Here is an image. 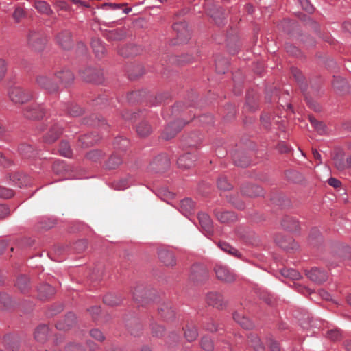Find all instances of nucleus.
I'll use <instances>...</instances> for the list:
<instances>
[{"instance_id": "62", "label": "nucleus", "mask_w": 351, "mask_h": 351, "mask_svg": "<svg viewBox=\"0 0 351 351\" xmlns=\"http://www.w3.org/2000/svg\"><path fill=\"white\" fill-rule=\"evenodd\" d=\"M327 338L332 341H337L341 338V332L337 329L328 330L327 332Z\"/></svg>"}, {"instance_id": "61", "label": "nucleus", "mask_w": 351, "mask_h": 351, "mask_svg": "<svg viewBox=\"0 0 351 351\" xmlns=\"http://www.w3.org/2000/svg\"><path fill=\"white\" fill-rule=\"evenodd\" d=\"M228 69V62L225 60H218L216 62V71L219 73H225Z\"/></svg>"}, {"instance_id": "57", "label": "nucleus", "mask_w": 351, "mask_h": 351, "mask_svg": "<svg viewBox=\"0 0 351 351\" xmlns=\"http://www.w3.org/2000/svg\"><path fill=\"white\" fill-rule=\"evenodd\" d=\"M87 247V241L86 240H80L74 243L73 248L78 252H84Z\"/></svg>"}, {"instance_id": "43", "label": "nucleus", "mask_w": 351, "mask_h": 351, "mask_svg": "<svg viewBox=\"0 0 351 351\" xmlns=\"http://www.w3.org/2000/svg\"><path fill=\"white\" fill-rule=\"evenodd\" d=\"M281 274L288 278L292 280H298L300 278V274L293 269L283 268L280 271Z\"/></svg>"}, {"instance_id": "48", "label": "nucleus", "mask_w": 351, "mask_h": 351, "mask_svg": "<svg viewBox=\"0 0 351 351\" xmlns=\"http://www.w3.org/2000/svg\"><path fill=\"white\" fill-rule=\"evenodd\" d=\"M59 152L62 156L70 157L71 156V149L70 145L66 141H62L59 147Z\"/></svg>"}, {"instance_id": "44", "label": "nucleus", "mask_w": 351, "mask_h": 351, "mask_svg": "<svg viewBox=\"0 0 351 351\" xmlns=\"http://www.w3.org/2000/svg\"><path fill=\"white\" fill-rule=\"evenodd\" d=\"M219 247L224 252L233 255L236 257H240V253L239 252L228 243L226 242H221L219 243Z\"/></svg>"}, {"instance_id": "7", "label": "nucleus", "mask_w": 351, "mask_h": 351, "mask_svg": "<svg viewBox=\"0 0 351 351\" xmlns=\"http://www.w3.org/2000/svg\"><path fill=\"white\" fill-rule=\"evenodd\" d=\"M187 123H189V121L183 122L182 120H177L169 123L162 133V138L165 140L173 138Z\"/></svg>"}, {"instance_id": "49", "label": "nucleus", "mask_w": 351, "mask_h": 351, "mask_svg": "<svg viewBox=\"0 0 351 351\" xmlns=\"http://www.w3.org/2000/svg\"><path fill=\"white\" fill-rule=\"evenodd\" d=\"M201 346L205 351H212L213 350V343L208 337H204L201 340Z\"/></svg>"}, {"instance_id": "55", "label": "nucleus", "mask_w": 351, "mask_h": 351, "mask_svg": "<svg viewBox=\"0 0 351 351\" xmlns=\"http://www.w3.org/2000/svg\"><path fill=\"white\" fill-rule=\"evenodd\" d=\"M346 82L344 79L336 77L334 79L332 86L339 90H343L346 86Z\"/></svg>"}, {"instance_id": "60", "label": "nucleus", "mask_w": 351, "mask_h": 351, "mask_svg": "<svg viewBox=\"0 0 351 351\" xmlns=\"http://www.w3.org/2000/svg\"><path fill=\"white\" fill-rule=\"evenodd\" d=\"M25 16V11L20 7H16L13 12L12 17L16 21L19 22L20 20Z\"/></svg>"}, {"instance_id": "17", "label": "nucleus", "mask_w": 351, "mask_h": 351, "mask_svg": "<svg viewBox=\"0 0 351 351\" xmlns=\"http://www.w3.org/2000/svg\"><path fill=\"white\" fill-rule=\"evenodd\" d=\"M158 311L160 317L166 321L173 319L175 316V312L172 309L171 304L169 302L162 303L158 307Z\"/></svg>"}, {"instance_id": "19", "label": "nucleus", "mask_w": 351, "mask_h": 351, "mask_svg": "<svg viewBox=\"0 0 351 351\" xmlns=\"http://www.w3.org/2000/svg\"><path fill=\"white\" fill-rule=\"evenodd\" d=\"M197 160L195 154L186 153L181 156L178 160V165L180 168L188 169L193 166Z\"/></svg>"}, {"instance_id": "24", "label": "nucleus", "mask_w": 351, "mask_h": 351, "mask_svg": "<svg viewBox=\"0 0 351 351\" xmlns=\"http://www.w3.org/2000/svg\"><path fill=\"white\" fill-rule=\"evenodd\" d=\"M56 76L64 86H69L74 81V75L69 69H63L56 73Z\"/></svg>"}, {"instance_id": "29", "label": "nucleus", "mask_w": 351, "mask_h": 351, "mask_svg": "<svg viewBox=\"0 0 351 351\" xmlns=\"http://www.w3.org/2000/svg\"><path fill=\"white\" fill-rule=\"evenodd\" d=\"M91 47L94 53L98 58H102L106 53V48L101 40L99 38L92 39Z\"/></svg>"}, {"instance_id": "42", "label": "nucleus", "mask_w": 351, "mask_h": 351, "mask_svg": "<svg viewBox=\"0 0 351 351\" xmlns=\"http://www.w3.org/2000/svg\"><path fill=\"white\" fill-rule=\"evenodd\" d=\"M122 162L121 157L117 154H113L106 162V168L114 169L118 167Z\"/></svg>"}, {"instance_id": "8", "label": "nucleus", "mask_w": 351, "mask_h": 351, "mask_svg": "<svg viewBox=\"0 0 351 351\" xmlns=\"http://www.w3.org/2000/svg\"><path fill=\"white\" fill-rule=\"evenodd\" d=\"M169 159L167 154H162L156 157L149 165L152 171L159 173L165 171L169 167Z\"/></svg>"}, {"instance_id": "41", "label": "nucleus", "mask_w": 351, "mask_h": 351, "mask_svg": "<svg viewBox=\"0 0 351 351\" xmlns=\"http://www.w3.org/2000/svg\"><path fill=\"white\" fill-rule=\"evenodd\" d=\"M103 301L104 304L110 306H114L119 304L121 299L116 295L108 293L104 297Z\"/></svg>"}, {"instance_id": "12", "label": "nucleus", "mask_w": 351, "mask_h": 351, "mask_svg": "<svg viewBox=\"0 0 351 351\" xmlns=\"http://www.w3.org/2000/svg\"><path fill=\"white\" fill-rule=\"evenodd\" d=\"M44 113L43 108L38 104H32L27 106L23 111L24 116L29 119L42 118Z\"/></svg>"}, {"instance_id": "59", "label": "nucleus", "mask_w": 351, "mask_h": 351, "mask_svg": "<svg viewBox=\"0 0 351 351\" xmlns=\"http://www.w3.org/2000/svg\"><path fill=\"white\" fill-rule=\"evenodd\" d=\"M14 195L12 190L0 186V198L8 199Z\"/></svg>"}, {"instance_id": "5", "label": "nucleus", "mask_w": 351, "mask_h": 351, "mask_svg": "<svg viewBox=\"0 0 351 351\" xmlns=\"http://www.w3.org/2000/svg\"><path fill=\"white\" fill-rule=\"evenodd\" d=\"M36 84L48 93H56L58 90V84L51 79L49 74H40L36 78Z\"/></svg>"}, {"instance_id": "18", "label": "nucleus", "mask_w": 351, "mask_h": 351, "mask_svg": "<svg viewBox=\"0 0 351 351\" xmlns=\"http://www.w3.org/2000/svg\"><path fill=\"white\" fill-rule=\"evenodd\" d=\"M58 45L65 50L70 49L73 46L71 34L69 31H64L60 33L56 37Z\"/></svg>"}, {"instance_id": "23", "label": "nucleus", "mask_w": 351, "mask_h": 351, "mask_svg": "<svg viewBox=\"0 0 351 351\" xmlns=\"http://www.w3.org/2000/svg\"><path fill=\"white\" fill-rule=\"evenodd\" d=\"M55 289L49 284L40 285L38 288V297L40 300H46L53 295Z\"/></svg>"}, {"instance_id": "33", "label": "nucleus", "mask_w": 351, "mask_h": 351, "mask_svg": "<svg viewBox=\"0 0 351 351\" xmlns=\"http://www.w3.org/2000/svg\"><path fill=\"white\" fill-rule=\"evenodd\" d=\"M101 8L106 10L121 11L122 13L127 14L131 11V8H125V4H117L112 3H103Z\"/></svg>"}, {"instance_id": "30", "label": "nucleus", "mask_w": 351, "mask_h": 351, "mask_svg": "<svg viewBox=\"0 0 351 351\" xmlns=\"http://www.w3.org/2000/svg\"><path fill=\"white\" fill-rule=\"evenodd\" d=\"M142 49L140 47L134 45H130L125 47H122L119 50V54L124 57L130 56H136L140 53Z\"/></svg>"}, {"instance_id": "58", "label": "nucleus", "mask_w": 351, "mask_h": 351, "mask_svg": "<svg viewBox=\"0 0 351 351\" xmlns=\"http://www.w3.org/2000/svg\"><path fill=\"white\" fill-rule=\"evenodd\" d=\"M165 332V328L162 326L158 324L152 325V333L154 336L161 337Z\"/></svg>"}, {"instance_id": "25", "label": "nucleus", "mask_w": 351, "mask_h": 351, "mask_svg": "<svg viewBox=\"0 0 351 351\" xmlns=\"http://www.w3.org/2000/svg\"><path fill=\"white\" fill-rule=\"evenodd\" d=\"M10 180L14 185L19 187L26 186L29 183V178L19 172L12 173L10 176Z\"/></svg>"}, {"instance_id": "22", "label": "nucleus", "mask_w": 351, "mask_h": 351, "mask_svg": "<svg viewBox=\"0 0 351 351\" xmlns=\"http://www.w3.org/2000/svg\"><path fill=\"white\" fill-rule=\"evenodd\" d=\"M76 322V317L73 313H69L62 321H60L56 324L57 329L65 330L73 326Z\"/></svg>"}, {"instance_id": "40", "label": "nucleus", "mask_w": 351, "mask_h": 351, "mask_svg": "<svg viewBox=\"0 0 351 351\" xmlns=\"http://www.w3.org/2000/svg\"><path fill=\"white\" fill-rule=\"evenodd\" d=\"M309 121L314 129L319 134H324L327 132V128L324 123L322 121L316 120L314 117L309 116Z\"/></svg>"}, {"instance_id": "38", "label": "nucleus", "mask_w": 351, "mask_h": 351, "mask_svg": "<svg viewBox=\"0 0 351 351\" xmlns=\"http://www.w3.org/2000/svg\"><path fill=\"white\" fill-rule=\"evenodd\" d=\"M147 294V291L145 290L143 286L138 285L132 290V295L134 300L137 302H140V301H143L144 295Z\"/></svg>"}, {"instance_id": "53", "label": "nucleus", "mask_w": 351, "mask_h": 351, "mask_svg": "<svg viewBox=\"0 0 351 351\" xmlns=\"http://www.w3.org/2000/svg\"><path fill=\"white\" fill-rule=\"evenodd\" d=\"M0 305L5 308H8L12 306V300L8 294L0 293Z\"/></svg>"}, {"instance_id": "54", "label": "nucleus", "mask_w": 351, "mask_h": 351, "mask_svg": "<svg viewBox=\"0 0 351 351\" xmlns=\"http://www.w3.org/2000/svg\"><path fill=\"white\" fill-rule=\"evenodd\" d=\"M112 187L116 190H124L128 187V180L125 178L114 181L112 183Z\"/></svg>"}, {"instance_id": "1", "label": "nucleus", "mask_w": 351, "mask_h": 351, "mask_svg": "<svg viewBox=\"0 0 351 351\" xmlns=\"http://www.w3.org/2000/svg\"><path fill=\"white\" fill-rule=\"evenodd\" d=\"M10 101L16 104H22L33 98L32 92L20 86L10 87L8 91Z\"/></svg>"}, {"instance_id": "27", "label": "nucleus", "mask_w": 351, "mask_h": 351, "mask_svg": "<svg viewBox=\"0 0 351 351\" xmlns=\"http://www.w3.org/2000/svg\"><path fill=\"white\" fill-rule=\"evenodd\" d=\"M194 210L195 203L191 199L186 198L181 201L180 210L183 215L188 216L192 214L194 212Z\"/></svg>"}, {"instance_id": "51", "label": "nucleus", "mask_w": 351, "mask_h": 351, "mask_svg": "<svg viewBox=\"0 0 351 351\" xmlns=\"http://www.w3.org/2000/svg\"><path fill=\"white\" fill-rule=\"evenodd\" d=\"M217 186L220 190L228 191L232 189V186L228 183L226 178L220 177L217 180Z\"/></svg>"}, {"instance_id": "20", "label": "nucleus", "mask_w": 351, "mask_h": 351, "mask_svg": "<svg viewBox=\"0 0 351 351\" xmlns=\"http://www.w3.org/2000/svg\"><path fill=\"white\" fill-rule=\"evenodd\" d=\"M207 303L217 308H223L225 305L223 297L221 294L217 292H210L206 296Z\"/></svg>"}, {"instance_id": "63", "label": "nucleus", "mask_w": 351, "mask_h": 351, "mask_svg": "<svg viewBox=\"0 0 351 351\" xmlns=\"http://www.w3.org/2000/svg\"><path fill=\"white\" fill-rule=\"evenodd\" d=\"M80 141L82 142V145L84 147L92 145L97 141V140L92 139L90 135L82 136Z\"/></svg>"}, {"instance_id": "64", "label": "nucleus", "mask_w": 351, "mask_h": 351, "mask_svg": "<svg viewBox=\"0 0 351 351\" xmlns=\"http://www.w3.org/2000/svg\"><path fill=\"white\" fill-rule=\"evenodd\" d=\"M66 351H86V350L80 343H71L66 346Z\"/></svg>"}, {"instance_id": "56", "label": "nucleus", "mask_w": 351, "mask_h": 351, "mask_svg": "<svg viewBox=\"0 0 351 351\" xmlns=\"http://www.w3.org/2000/svg\"><path fill=\"white\" fill-rule=\"evenodd\" d=\"M83 112L82 109L77 105L73 104L68 109V113L73 117H78Z\"/></svg>"}, {"instance_id": "47", "label": "nucleus", "mask_w": 351, "mask_h": 351, "mask_svg": "<svg viewBox=\"0 0 351 351\" xmlns=\"http://www.w3.org/2000/svg\"><path fill=\"white\" fill-rule=\"evenodd\" d=\"M124 37V33L122 30L115 29L110 31L106 34V38L112 40H121Z\"/></svg>"}, {"instance_id": "35", "label": "nucleus", "mask_w": 351, "mask_h": 351, "mask_svg": "<svg viewBox=\"0 0 351 351\" xmlns=\"http://www.w3.org/2000/svg\"><path fill=\"white\" fill-rule=\"evenodd\" d=\"M34 7L41 14L50 15L53 13L50 5L45 1H35L34 2Z\"/></svg>"}, {"instance_id": "26", "label": "nucleus", "mask_w": 351, "mask_h": 351, "mask_svg": "<svg viewBox=\"0 0 351 351\" xmlns=\"http://www.w3.org/2000/svg\"><path fill=\"white\" fill-rule=\"evenodd\" d=\"M215 216L217 220L221 223H230L237 220V215L233 212L230 211H215Z\"/></svg>"}, {"instance_id": "28", "label": "nucleus", "mask_w": 351, "mask_h": 351, "mask_svg": "<svg viewBox=\"0 0 351 351\" xmlns=\"http://www.w3.org/2000/svg\"><path fill=\"white\" fill-rule=\"evenodd\" d=\"M49 335V328L45 324L39 325L35 330L34 339L39 342H44Z\"/></svg>"}, {"instance_id": "4", "label": "nucleus", "mask_w": 351, "mask_h": 351, "mask_svg": "<svg viewBox=\"0 0 351 351\" xmlns=\"http://www.w3.org/2000/svg\"><path fill=\"white\" fill-rule=\"evenodd\" d=\"M214 271L217 278L221 282L231 283L236 280L235 274L226 265L216 264Z\"/></svg>"}, {"instance_id": "9", "label": "nucleus", "mask_w": 351, "mask_h": 351, "mask_svg": "<svg viewBox=\"0 0 351 351\" xmlns=\"http://www.w3.org/2000/svg\"><path fill=\"white\" fill-rule=\"evenodd\" d=\"M274 241L279 247L287 251L296 250L298 248V244L291 237L282 234H276Z\"/></svg>"}, {"instance_id": "2", "label": "nucleus", "mask_w": 351, "mask_h": 351, "mask_svg": "<svg viewBox=\"0 0 351 351\" xmlns=\"http://www.w3.org/2000/svg\"><path fill=\"white\" fill-rule=\"evenodd\" d=\"M208 279V271L202 265L195 264L191 267L189 280L194 284H201Z\"/></svg>"}, {"instance_id": "6", "label": "nucleus", "mask_w": 351, "mask_h": 351, "mask_svg": "<svg viewBox=\"0 0 351 351\" xmlns=\"http://www.w3.org/2000/svg\"><path fill=\"white\" fill-rule=\"evenodd\" d=\"M28 45L35 51H41L44 49L46 39L43 34L40 32L30 31L28 37Z\"/></svg>"}, {"instance_id": "14", "label": "nucleus", "mask_w": 351, "mask_h": 351, "mask_svg": "<svg viewBox=\"0 0 351 351\" xmlns=\"http://www.w3.org/2000/svg\"><path fill=\"white\" fill-rule=\"evenodd\" d=\"M62 131L63 127L58 123H50L49 130L44 137L45 141L48 143L54 142L62 133Z\"/></svg>"}, {"instance_id": "13", "label": "nucleus", "mask_w": 351, "mask_h": 351, "mask_svg": "<svg viewBox=\"0 0 351 351\" xmlns=\"http://www.w3.org/2000/svg\"><path fill=\"white\" fill-rule=\"evenodd\" d=\"M62 131L63 127L58 123H50L49 130L44 137L45 141L48 143L54 142L62 133Z\"/></svg>"}, {"instance_id": "21", "label": "nucleus", "mask_w": 351, "mask_h": 351, "mask_svg": "<svg viewBox=\"0 0 351 351\" xmlns=\"http://www.w3.org/2000/svg\"><path fill=\"white\" fill-rule=\"evenodd\" d=\"M202 229L207 234L213 232V222L209 215L204 213H199L197 215Z\"/></svg>"}, {"instance_id": "11", "label": "nucleus", "mask_w": 351, "mask_h": 351, "mask_svg": "<svg viewBox=\"0 0 351 351\" xmlns=\"http://www.w3.org/2000/svg\"><path fill=\"white\" fill-rule=\"evenodd\" d=\"M173 29L176 33L178 39L180 43L189 40L190 32L188 29L187 23L185 21H180L173 25Z\"/></svg>"}, {"instance_id": "36", "label": "nucleus", "mask_w": 351, "mask_h": 351, "mask_svg": "<svg viewBox=\"0 0 351 351\" xmlns=\"http://www.w3.org/2000/svg\"><path fill=\"white\" fill-rule=\"evenodd\" d=\"M19 153L25 158H31L36 155V152L29 144L22 143L19 147Z\"/></svg>"}, {"instance_id": "16", "label": "nucleus", "mask_w": 351, "mask_h": 351, "mask_svg": "<svg viewBox=\"0 0 351 351\" xmlns=\"http://www.w3.org/2000/svg\"><path fill=\"white\" fill-rule=\"evenodd\" d=\"M306 275L311 280L317 283L324 282L328 278L327 273L317 267L312 268L306 273Z\"/></svg>"}, {"instance_id": "10", "label": "nucleus", "mask_w": 351, "mask_h": 351, "mask_svg": "<svg viewBox=\"0 0 351 351\" xmlns=\"http://www.w3.org/2000/svg\"><path fill=\"white\" fill-rule=\"evenodd\" d=\"M160 261L165 266L173 267L176 265V258L173 252L166 248H160L158 251Z\"/></svg>"}, {"instance_id": "39", "label": "nucleus", "mask_w": 351, "mask_h": 351, "mask_svg": "<svg viewBox=\"0 0 351 351\" xmlns=\"http://www.w3.org/2000/svg\"><path fill=\"white\" fill-rule=\"evenodd\" d=\"M184 337L188 341H193L197 337V328L195 326L187 325L184 329Z\"/></svg>"}, {"instance_id": "3", "label": "nucleus", "mask_w": 351, "mask_h": 351, "mask_svg": "<svg viewBox=\"0 0 351 351\" xmlns=\"http://www.w3.org/2000/svg\"><path fill=\"white\" fill-rule=\"evenodd\" d=\"M81 77L87 82L101 84L104 81L102 71L95 67L88 66L80 72Z\"/></svg>"}, {"instance_id": "46", "label": "nucleus", "mask_w": 351, "mask_h": 351, "mask_svg": "<svg viewBox=\"0 0 351 351\" xmlns=\"http://www.w3.org/2000/svg\"><path fill=\"white\" fill-rule=\"evenodd\" d=\"M5 344L8 349H9L11 351H17L19 348V343L17 339H10V337H5Z\"/></svg>"}, {"instance_id": "50", "label": "nucleus", "mask_w": 351, "mask_h": 351, "mask_svg": "<svg viewBox=\"0 0 351 351\" xmlns=\"http://www.w3.org/2000/svg\"><path fill=\"white\" fill-rule=\"evenodd\" d=\"M129 141L126 138L117 137L114 139V145L116 149H123L128 147Z\"/></svg>"}, {"instance_id": "32", "label": "nucleus", "mask_w": 351, "mask_h": 351, "mask_svg": "<svg viewBox=\"0 0 351 351\" xmlns=\"http://www.w3.org/2000/svg\"><path fill=\"white\" fill-rule=\"evenodd\" d=\"M136 131L139 136L145 137L151 134L152 128L147 121H143L136 125Z\"/></svg>"}, {"instance_id": "34", "label": "nucleus", "mask_w": 351, "mask_h": 351, "mask_svg": "<svg viewBox=\"0 0 351 351\" xmlns=\"http://www.w3.org/2000/svg\"><path fill=\"white\" fill-rule=\"evenodd\" d=\"M233 319L243 328L250 329L253 326L251 321L239 313H234L233 314Z\"/></svg>"}, {"instance_id": "15", "label": "nucleus", "mask_w": 351, "mask_h": 351, "mask_svg": "<svg viewBox=\"0 0 351 351\" xmlns=\"http://www.w3.org/2000/svg\"><path fill=\"white\" fill-rule=\"evenodd\" d=\"M241 193L243 196L255 197L263 195V190L258 186L246 184L241 186Z\"/></svg>"}, {"instance_id": "45", "label": "nucleus", "mask_w": 351, "mask_h": 351, "mask_svg": "<svg viewBox=\"0 0 351 351\" xmlns=\"http://www.w3.org/2000/svg\"><path fill=\"white\" fill-rule=\"evenodd\" d=\"M16 286L21 292H25L29 287V278L25 276H21L16 280Z\"/></svg>"}, {"instance_id": "37", "label": "nucleus", "mask_w": 351, "mask_h": 351, "mask_svg": "<svg viewBox=\"0 0 351 351\" xmlns=\"http://www.w3.org/2000/svg\"><path fill=\"white\" fill-rule=\"evenodd\" d=\"M249 343L256 351H263L264 346L261 342V340L258 336L254 334H251L249 337Z\"/></svg>"}, {"instance_id": "52", "label": "nucleus", "mask_w": 351, "mask_h": 351, "mask_svg": "<svg viewBox=\"0 0 351 351\" xmlns=\"http://www.w3.org/2000/svg\"><path fill=\"white\" fill-rule=\"evenodd\" d=\"M229 202L238 209L242 210L245 208L244 202L239 198L237 195L230 196L229 198Z\"/></svg>"}, {"instance_id": "31", "label": "nucleus", "mask_w": 351, "mask_h": 351, "mask_svg": "<svg viewBox=\"0 0 351 351\" xmlns=\"http://www.w3.org/2000/svg\"><path fill=\"white\" fill-rule=\"evenodd\" d=\"M281 226L289 231H296L299 228L298 221L291 217H285L281 221Z\"/></svg>"}]
</instances>
